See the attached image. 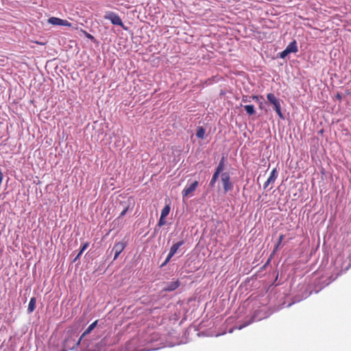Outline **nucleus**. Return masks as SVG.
<instances>
[{
    "label": "nucleus",
    "mask_w": 351,
    "mask_h": 351,
    "mask_svg": "<svg viewBox=\"0 0 351 351\" xmlns=\"http://www.w3.org/2000/svg\"><path fill=\"white\" fill-rule=\"evenodd\" d=\"M105 19L110 21V22L115 25L121 26L123 29L127 30L128 28L124 25L120 16L111 11H108L105 13L104 16Z\"/></svg>",
    "instance_id": "f257e3e1"
},
{
    "label": "nucleus",
    "mask_w": 351,
    "mask_h": 351,
    "mask_svg": "<svg viewBox=\"0 0 351 351\" xmlns=\"http://www.w3.org/2000/svg\"><path fill=\"white\" fill-rule=\"evenodd\" d=\"M221 179L225 193H227L233 189V184L230 182V176L228 173H222Z\"/></svg>",
    "instance_id": "f03ea898"
},
{
    "label": "nucleus",
    "mask_w": 351,
    "mask_h": 351,
    "mask_svg": "<svg viewBox=\"0 0 351 351\" xmlns=\"http://www.w3.org/2000/svg\"><path fill=\"white\" fill-rule=\"evenodd\" d=\"M198 182L197 180L193 182L189 186H186L182 191L183 199L186 197H190L193 195V193L198 186Z\"/></svg>",
    "instance_id": "7ed1b4c3"
},
{
    "label": "nucleus",
    "mask_w": 351,
    "mask_h": 351,
    "mask_svg": "<svg viewBox=\"0 0 351 351\" xmlns=\"http://www.w3.org/2000/svg\"><path fill=\"white\" fill-rule=\"evenodd\" d=\"M48 23L53 25H62V26H67L71 27V23H69L67 20L61 19L58 17H50L48 19Z\"/></svg>",
    "instance_id": "20e7f679"
},
{
    "label": "nucleus",
    "mask_w": 351,
    "mask_h": 351,
    "mask_svg": "<svg viewBox=\"0 0 351 351\" xmlns=\"http://www.w3.org/2000/svg\"><path fill=\"white\" fill-rule=\"evenodd\" d=\"M125 247L126 243L122 241L117 242L114 244L112 248V251L114 252V260L118 258L119 255L123 251Z\"/></svg>",
    "instance_id": "39448f33"
},
{
    "label": "nucleus",
    "mask_w": 351,
    "mask_h": 351,
    "mask_svg": "<svg viewBox=\"0 0 351 351\" xmlns=\"http://www.w3.org/2000/svg\"><path fill=\"white\" fill-rule=\"evenodd\" d=\"M277 178V170L274 168L271 173L269 177L267 178V181L264 183V189H267L271 183H274Z\"/></svg>",
    "instance_id": "423d86ee"
},
{
    "label": "nucleus",
    "mask_w": 351,
    "mask_h": 351,
    "mask_svg": "<svg viewBox=\"0 0 351 351\" xmlns=\"http://www.w3.org/2000/svg\"><path fill=\"white\" fill-rule=\"evenodd\" d=\"M180 285V282L178 280L176 281L170 282L167 284L166 287L164 288V291H172L178 289Z\"/></svg>",
    "instance_id": "0eeeda50"
},
{
    "label": "nucleus",
    "mask_w": 351,
    "mask_h": 351,
    "mask_svg": "<svg viewBox=\"0 0 351 351\" xmlns=\"http://www.w3.org/2000/svg\"><path fill=\"white\" fill-rule=\"evenodd\" d=\"M286 49L287 51H289V53H296L298 51L297 43L295 40H293L291 42L287 47H286Z\"/></svg>",
    "instance_id": "6e6552de"
},
{
    "label": "nucleus",
    "mask_w": 351,
    "mask_h": 351,
    "mask_svg": "<svg viewBox=\"0 0 351 351\" xmlns=\"http://www.w3.org/2000/svg\"><path fill=\"white\" fill-rule=\"evenodd\" d=\"M97 320L95 321L85 330V331L82 335L80 340H81L86 335L89 334L95 328V326L97 324Z\"/></svg>",
    "instance_id": "1a4fd4ad"
},
{
    "label": "nucleus",
    "mask_w": 351,
    "mask_h": 351,
    "mask_svg": "<svg viewBox=\"0 0 351 351\" xmlns=\"http://www.w3.org/2000/svg\"><path fill=\"white\" fill-rule=\"evenodd\" d=\"M267 99L269 101V102L273 106L280 102V99H278L273 93H268L267 95Z\"/></svg>",
    "instance_id": "9d476101"
},
{
    "label": "nucleus",
    "mask_w": 351,
    "mask_h": 351,
    "mask_svg": "<svg viewBox=\"0 0 351 351\" xmlns=\"http://www.w3.org/2000/svg\"><path fill=\"white\" fill-rule=\"evenodd\" d=\"M183 244H184V241H179V242H178L176 243H174L171 246V247L170 249V251H169V252H171V255H174L177 252V251L179 249V247L180 246H182Z\"/></svg>",
    "instance_id": "9b49d317"
},
{
    "label": "nucleus",
    "mask_w": 351,
    "mask_h": 351,
    "mask_svg": "<svg viewBox=\"0 0 351 351\" xmlns=\"http://www.w3.org/2000/svg\"><path fill=\"white\" fill-rule=\"evenodd\" d=\"M36 303V298H34V297L30 299V301L29 302L28 307H27V311L29 313H32L35 310Z\"/></svg>",
    "instance_id": "f8f14e48"
},
{
    "label": "nucleus",
    "mask_w": 351,
    "mask_h": 351,
    "mask_svg": "<svg viewBox=\"0 0 351 351\" xmlns=\"http://www.w3.org/2000/svg\"><path fill=\"white\" fill-rule=\"evenodd\" d=\"M224 167H225V157L223 156L219 162V165L217 167L216 169H215V171L217 172H219V173H222V171H223L224 169Z\"/></svg>",
    "instance_id": "ddd939ff"
},
{
    "label": "nucleus",
    "mask_w": 351,
    "mask_h": 351,
    "mask_svg": "<svg viewBox=\"0 0 351 351\" xmlns=\"http://www.w3.org/2000/svg\"><path fill=\"white\" fill-rule=\"evenodd\" d=\"M243 108H245L246 113L250 116L254 114L256 112L253 105H245Z\"/></svg>",
    "instance_id": "4468645a"
},
{
    "label": "nucleus",
    "mask_w": 351,
    "mask_h": 351,
    "mask_svg": "<svg viewBox=\"0 0 351 351\" xmlns=\"http://www.w3.org/2000/svg\"><path fill=\"white\" fill-rule=\"evenodd\" d=\"M274 107L275 111L276 112V113L279 116V117L282 119H284L283 114L281 112L280 101L277 103L276 105H274Z\"/></svg>",
    "instance_id": "2eb2a0df"
},
{
    "label": "nucleus",
    "mask_w": 351,
    "mask_h": 351,
    "mask_svg": "<svg viewBox=\"0 0 351 351\" xmlns=\"http://www.w3.org/2000/svg\"><path fill=\"white\" fill-rule=\"evenodd\" d=\"M220 173L215 171L214 174L213 175V177L211 178V180L210 181L209 186L210 187H214L215 184L219 178Z\"/></svg>",
    "instance_id": "dca6fc26"
},
{
    "label": "nucleus",
    "mask_w": 351,
    "mask_h": 351,
    "mask_svg": "<svg viewBox=\"0 0 351 351\" xmlns=\"http://www.w3.org/2000/svg\"><path fill=\"white\" fill-rule=\"evenodd\" d=\"M170 212V206L169 205H166L162 210L160 216L162 217H166Z\"/></svg>",
    "instance_id": "f3484780"
},
{
    "label": "nucleus",
    "mask_w": 351,
    "mask_h": 351,
    "mask_svg": "<svg viewBox=\"0 0 351 351\" xmlns=\"http://www.w3.org/2000/svg\"><path fill=\"white\" fill-rule=\"evenodd\" d=\"M204 134H205V130L202 127L198 128L197 132H196L197 137L202 139L204 137Z\"/></svg>",
    "instance_id": "a211bd4d"
},
{
    "label": "nucleus",
    "mask_w": 351,
    "mask_h": 351,
    "mask_svg": "<svg viewBox=\"0 0 351 351\" xmlns=\"http://www.w3.org/2000/svg\"><path fill=\"white\" fill-rule=\"evenodd\" d=\"M166 224V220H165V217H162L161 216L160 217V219L158 221V226L159 227H162V226L165 225Z\"/></svg>",
    "instance_id": "6ab92c4d"
},
{
    "label": "nucleus",
    "mask_w": 351,
    "mask_h": 351,
    "mask_svg": "<svg viewBox=\"0 0 351 351\" xmlns=\"http://www.w3.org/2000/svg\"><path fill=\"white\" fill-rule=\"evenodd\" d=\"M250 99H252L251 96L249 97L247 95H243L241 101L243 103H247L250 101Z\"/></svg>",
    "instance_id": "aec40b11"
},
{
    "label": "nucleus",
    "mask_w": 351,
    "mask_h": 351,
    "mask_svg": "<svg viewBox=\"0 0 351 351\" xmlns=\"http://www.w3.org/2000/svg\"><path fill=\"white\" fill-rule=\"evenodd\" d=\"M283 239H284V235L283 234L280 235V237L278 238V243H277V245H276V246L275 247L276 250L279 247V245L282 243Z\"/></svg>",
    "instance_id": "412c9836"
},
{
    "label": "nucleus",
    "mask_w": 351,
    "mask_h": 351,
    "mask_svg": "<svg viewBox=\"0 0 351 351\" xmlns=\"http://www.w3.org/2000/svg\"><path fill=\"white\" fill-rule=\"evenodd\" d=\"M289 53H290L289 51H287V50L285 49L284 51H282L280 53V58H285Z\"/></svg>",
    "instance_id": "4be33fe9"
},
{
    "label": "nucleus",
    "mask_w": 351,
    "mask_h": 351,
    "mask_svg": "<svg viewBox=\"0 0 351 351\" xmlns=\"http://www.w3.org/2000/svg\"><path fill=\"white\" fill-rule=\"evenodd\" d=\"M128 208H129V206H127L126 207H125L124 209L122 210V212L120 213L119 217V218L123 217L126 214Z\"/></svg>",
    "instance_id": "5701e85b"
},
{
    "label": "nucleus",
    "mask_w": 351,
    "mask_h": 351,
    "mask_svg": "<svg viewBox=\"0 0 351 351\" xmlns=\"http://www.w3.org/2000/svg\"><path fill=\"white\" fill-rule=\"evenodd\" d=\"M173 256V255H171V252H169V254L165 260V261L164 262V263L162 265V266H164L165 265H166L170 260L171 258Z\"/></svg>",
    "instance_id": "b1692460"
},
{
    "label": "nucleus",
    "mask_w": 351,
    "mask_h": 351,
    "mask_svg": "<svg viewBox=\"0 0 351 351\" xmlns=\"http://www.w3.org/2000/svg\"><path fill=\"white\" fill-rule=\"evenodd\" d=\"M251 97H252V99H253L256 101H259L260 98L263 99L262 96L259 97V96H256V95H252V96H251Z\"/></svg>",
    "instance_id": "393cba45"
},
{
    "label": "nucleus",
    "mask_w": 351,
    "mask_h": 351,
    "mask_svg": "<svg viewBox=\"0 0 351 351\" xmlns=\"http://www.w3.org/2000/svg\"><path fill=\"white\" fill-rule=\"evenodd\" d=\"M88 243H85L83 246L82 247V249L80 251H82V252L83 253V252L86 250V248L88 247Z\"/></svg>",
    "instance_id": "a878e982"
},
{
    "label": "nucleus",
    "mask_w": 351,
    "mask_h": 351,
    "mask_svg": "<svg viewBox=\"0 0 351 351\" xmlns=\"http://www.w3.org/2000/svg\"><path fill=\"white\" fill-rule=\"evenodd\" d=\"M82 251H80V252L78 253V254L75 257V261H76L77 258H79L80 256L82 255Z\"/></svg>",
    "instance_id": "bb28decb"
},
{
    "label": "nucleus",
    "mask_w": 351,
    "mask_h": 351,
    "mask_svg": "<svg viewBox=\"0 0 351 351\" xmlns=\"http://www.w3.org/2000/svg\"><path fill=\"white\" fill-rule=\"evenodd\" d=\"M249 324V323L246 324H244V325H241L239 327H238V328L239 330L242 329L243 328H244L245 326H247Z\"/></svg>",
    "instance_id": "cd10ccee"
},
{
    "label": "nucleus",
    "mask_w": 351,
    "mask_h": 351,
    "mask_svg": "<svg viewBox=\"0 0 351 351\" xmlns=\"http://www.w3.org/2000/svg\"><path fill=\"white\" fill-rule=\"evenodd\" d=\"M86 36H87V38H88L90 39H93L94 38V37L91 34H87Z\"/></svg>",
    "instance_id": "c85d7f7f"
},
{
    "label": "nucleus",
    "mask_w": 351,
    "mask_h": 351,
    "mask_svg": "<svg viewBox=\"0 0 351 351\" xmlns=\"http://www.w3.org/2000/svg\"><path fill=\"white\" fill-rule=\"evenodd\" d=\"M336 97H337V98L338 99H339V100L341 99V95H340V94H339V93L336 95Z\"/></svg>",
    "instance_id": "c756f323"
}]
</instances>
